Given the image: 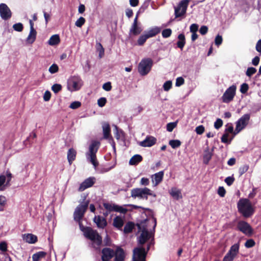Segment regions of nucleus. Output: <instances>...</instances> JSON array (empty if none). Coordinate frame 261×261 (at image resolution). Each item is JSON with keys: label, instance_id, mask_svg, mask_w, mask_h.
Here are the masks:
<instances>
[{"label": "nucleus", "instance_id": "774afa93", "mask_svg": "<svg viewBox=\"0 0 261 261\" xmlns=\"http://www.w3.org/2000/svg\"><path fill=\"white\" fill-rule=\"evenodd\" d=\"M236 257L228 253H227L224 256L222 261H233Z\"/></svg>", "mask_w": 261, "mask_h": 261}, {"label": "nucleus", "instance_id": "a211bd4d", "mask_svg": "<svg viewBox=\"0 0 261 261\" xmlns=\"http://www.w3.org/2000/svg\"><path fill=\"white\" fill-rule=\"evenodd\" d=\"M115 252V261H124L125 257V252L120 246H117Z\"/></svg>", "mask_w": 261, "mask_h": 261}, {"label": "nucleus", "instance_id": "6ab92c4d", "mask_svg": "<svg viewBox=\"0 0 261 261\" xmlns=\"http://www.w3.org/2000/svg\"><path fill=\"white\" fill-rule=\"evenodd\" d=\"M82 80L79 76H73L69 81V83L72 87L74 91H77L81 88L80 84Z\"/></svg>", "mask_w": 261, "mask_h": 261}, {"label": "nucleus", "instance_id": "9d476101", "mask_svg": "<svg viewBox=\"0 0 261 261\" xmlns=\"http://www.w3.org/2000/svg\"><path fill=\"white\" fill-rule=\"evenodd\" d=\"M236 86L234 85L227 88L221 97L222 101L224 103H229L232 100L236 94Z\"/></svg>", "mask_w": 261, "mask_h": 261}, {"label": "nucleus", "instance_id": "4be33fe9", "mask_svg": "<svg viewBox=\"0 0 261 261\" xmlns=\"http://www.w3.org/2000/svg\"><path fill=\"white\" fill-rule=\"evenodd\" d=\"M102 131L103 138L109 140L112 138L111 136V127L108 123H105L102 125Z\"/></svg>", "mask_w": 261, "mask_h": 261}, {"label": "nucleus", "instance_id": "13d9d810", "mask_svg": "<svg viewBox=\"0 0 261 261\" xmlns=\"http://www.w3.org/2000/svg\"><path fill=\"white\" fill-rule=\"evenodd\" d=\"M234 180L235 179L232 175L231 176H229L226 177L224 179V181L227 184V186H230L232 185Z\"/></svg>", "mask_w": 261, "mask_h": 261}, {"label": "nucleus", "instance_id": "4d7b16f0", "mask_svg": "<svg viewBox=\"0 0 261 261\" xmlns=\"http://www.w3.org/2000/svg\"><path fill=\"white\" fill-rule=\"evenodd\" d=\"M59 67L57 64H53L49 68L48 71L51 74H54L58 71Z\"/></svg>", "mask_w": 261, "mask_h": 261}, {"label": "nucleus", "instance_id": "c9c22d12", "mask_svg": "<svg viewBox=\"0 0 261 261\" xmlns=\"http://www.w3.org/2000/svg\"><path fill=\"white\" fill-rule=\"evenodd\" d=\"M142 31V29L138 24H136L135 27L133 28V25H132L129 30V33L132 34L134 36H137L140 34Z\"/></svg>", "mask_w": 261, "mask_h": 261}, {"label": "nucleus", "instance_id": "6e6d98bb", "mask_svg": "<svg viewBox=\"0 0 261 261\" xmlns=\"http://www.w3.org/2000/svg\"><path fill=\"white\" fill-rule=\"evenodd\" d=\"M249 89V85L246 83H243L240 87V91L242 94H245Z\"/></svg>", "mask_w": 261, "mask_h": 261}, {"label": "nucleus", "instance_id": "5701e85b", "mask_svg": "<svg viewBox=\"0 0 261 261\" xmlns=\"http://www.w3.org/2000/svg\"><path fill=\"white\" fill-rule=\"evenodd\" d=\"M213 154L210 152V148L207 147L204 150V154L203 155V163L205 165H208L210 161L212 158Z\"/></svg>", "mask_w": 261, "mask_h": 261}, {"label": "nucleus", "instance_id": "f257e3e1", "mask_svg": "<svg viewBox=\"0 0 261 261\" xmlns=\"http://www.w3.org/2000/svg\"><path fill=\"white\" fill-rule=\"evenodd\" d=\"M237 207L239 213L245 218L251 217L255 211L251 202L247 198H241L237 203Z\"/></svg>", "mask_w": 261, "mask_h": 261}, {"label": "nucleus", "instance_id": "0eeeda50", "mask_svg": "<svg viewBox=\"0 0 261 261\" xmlns=\"http://www.w3.org/2000/svg\"><path fill=\"white\" fill-rule=\"evenodd\" d=\"M153 64V61L151 58L142 59L138 66V72L142 76L147 75L151 70Z\"/></svg>", "mask_w": 261, "mask_h": 261}, {"label": "nucleus", "instance_id": "9b49d317", "mask_svg": "<svg viewBox=\"0 0 261 261\" xmlns=\"http://www.w3.org/2000/svg\"><path fill=\"white\" fill-rule=\"evenodd\" d=\"M237 228L238 230L248 236H251L254 233V230L251 225L245 221H239L238 223Z\"/></svg>", "mask_w": 261, "mask_h": 261}, {"label": "nucleus", "instance_id": "f8f14e48", "mask_svg": "<svg viewBox=\"0 0 261 261\" xmlns=\"http://www.w3.org/2000/svg\"><path fill=\"white\" fill-rule=\"evenodd\" d=\"M103 206L108 211V212H116L124 214L127 211L126 208L115 203L104 202L103 203Z\"/></svg>", "mask_w": 261, "mask_h": 261}, {"label": "nucleus", "instance_id": "49530a36", "mask_svg": "<svg viewBox=\"0 0 261 261\" xmlns=\"http://www.w3.org/2000/svg\"><path fill=\"white\" fill-rule=\"evenodd\" d=\"M256 71L257 70L255 68L253 67H249L247 69L245 73L248 77H251L254 73H256Z\"/></svg>", "mask_w": 261, "mask_h": 261}, {"label": "nucleus", "instance_id": "473e14b6", "mask_svg": "<svg viewBox=\"0 0 261 261\" xmlns=\"http://www.w3.org/2000/svg\"><path fill=\"white\" fill-rule=\"evenodd\" d=\"M47 253L45 251H39L34 253L32 255V261H40V260L43 258H44Z\"/></svg>", "mask_w": 261, "mask_h": 261}, {"label": "nucleus", "instance_id": "680f3d73", "mask_svg": "<svg viewBox=\"0 0 261 261\" xmlns=\"http://www.w3.org/2000/svg\"><path fill=\"white\" fill-rule=\"evenodd\" d=\"M81 102L79 101H74L72 102L69 108L71 109L75 110L81 106Z\"/></svg>", "mask_w": 261, "mask_h": 261}, {"label": "nucleus", "instance_id": "aec40b11", "mask_svg": "<svg viewBox=\"0 0 261 261\" xmlns=\"http://www.w3.org/2000/svg\"><path fill=\"white\" fill-rule=\"evenodd\" d=\"M23 240L29 244H35L38 241L37 237L32 233H27L22 235Z\"/></svg>", "mask_w": 261, "mask_h": 261}, {"label": "nucleus", "instance_id": "dca6fc26", "mask_svg": "<svg viewBox=\"0 0 261 261\" xmlns=\"http://www.w3.org/2000/svg\"><path fill=\"white\" fill-rule=\"evenodd\" d=\"M156 142V139L155 137L148 135L146 137L143 141L139 143V145L144 147H150L154 145Z\"/></svg>", "mask_w": 261, "mask_h": 261}, {"label": "nucleus", "instance_id": "2f4dec72", "mask_svg": "<svg viewBox=\"0 0 261 261\" xmlns=\"http://www.w3.org/2000/svg\"><path fill=\"white\" fill-rule=\"evenodd\" d=\"M239 243H235L230 247L227 253L236 257L239 252Z\"/></svg>", "mask_w": 261, "mask_h": 261}, {"label": "nucleus", "instance_id": "f704fd0d", "mask_svg": "<svg viewBox=\"0 0 261 261\" xmlns=\"http://www.w3.org/2000/svg\"><path fill=\"white\" fill-rule=\"evenodd\" d=\"M116 133L115 137L117 140H119L120 138L121 140L125 143V134L122 129H119L117 126H115Z\"/></svg>", "mask_w": 261, "mask_h": 261}, {"label": "nucleus", "instance_id": "2eb2a0df", "mask_svg": "<svg viewBox=\"0 0 261 261\" xmlns=\"http://www.w3.org/2000/svg\"><path fill=\"white\" fill-rule=\"evenodd\" d=\"M101 260L105 261H110V260L114 257V250L109 247L103 248L101 250Z\"/></svg>", "mask_w": 261, "mask_h": 261}, {"label": "nucleus", "instance_id": "79ce46f5", "mask_svg": "<svg viewBox=\"0 0 261 261\" xmlns=\"http://www.w3.org/2000/svg\"><path fill=\"white\" fill-rule=\"evenodd\" d=\"M145 253L146 252L145 251L144 253L140 252H137L135 254V257L136 258V260L137 261H146L147 254H145Z\"/></svg>", "mask_w": 261, "mask_h": 261}, {"label": "nucleus", "instance_id": "864d4df0", "mask_svg": "<svg viewBox=\"0 0 261 261\" xmlns=\"http://www.w3.org/2000/svg\"><path fill=\"white\" fill-rule=\"evenodd\" d=\"M86 19L82 16H81L75 23V25L78 28H81L85 23Z\"/></svg>", "mask_w": 261, "mask_h": 261}, {"label": "nucleus", "instance_id": "cd10ccee", "mask_svg": "<svg viewBox=\"0 0 261 261\" xmlns=\"http://www.w3.org/2000/svg\"><path fill=\"white\" fill-rule=\"evenodd\" d=\"M124 225L123 220L121 217L116 216L113 220V225L118 230H122V226Z\"/></svg>", "mask_w": 261, "mask_h": 261}, {"label": "nucleus", "instance_id": "338daca9", "mask_svg": "<svg viewBox=\"0 0 261 261\" xmlns=\"http://www.w3.org/2000/svg\"><path fill=\"white\" fill-rule=\"evenodd\" d=\"M223 125V120L220 118H217L216 121L214 122V127L219 129L220 127H222Z\"/></svg>", "mask_w": 261, "mask_h": 261}, {"label": "nucleus", "instance_id": "ea45409f", "mask_svg": "<svg viewBox=\"0 0 261 261\" xmlns=\"http://www.w3.org/2000/svg\"><path fill=\"white\" fill-rule=\"evenodd\" d=\"M96 50L99 53V57L101 58L105 54V49L102 44L100 42H96Z\"/></svg>", "mask_w": 261, "mask_h": 261}, {"label": "nucleus", "instance_id": "393cba45", "mask_svg": "<svg viewBox=\"0 0 261 261\" xmlns=\"http://www.w3.org/2000/svg\"><path fill=\"white\" fill-rule=\"evenodd\" d=\"M236 135L234 134L230 136L229 134L226 132L224 133L221 137V141L222 143L227 145L230 144Z\"/></svg>", "mask_w": 261, "mask_h": 261}, {"label": "nucleus", "instance_id": "8fccbe9b", "mask_svg": "<svg viewBox=\"0 0 261 261\" xmlns=\"http://www.w3.org/2000/svg\"><path fill=\"white\" fill-rule=\"evenodd\" d=\"M171 34L172 30L169 28L164 29L162 32V36L164 38H167L169 37L171 35Z\"/></svg>", "mask_w": 261, "mask_h": 261}, {"label": "nucleus", "instance_id": "f3484780", "mask_svg": "<svg viewBox=\"0 0 261 261\" xmlns=\"http://www.w3.org/2000/svg\"><path fill=\"white\" fill-rule=\"evenodd\" d=\"M93 222L96 224L98 228L103 229L108 225L106 218L100 215L95 216L93 218Z\"/></svg>", "mask_w": 261, "mask_h": 261}, {"label": "nucleus", "instance_id": "1a4fd4ad", "mask_svg": "<svg viewBox=\"0 0 261 261\" xmlns=\"http://www.w3.org/2000/svg\"><path fill=\"white\" fill-rule=\"evenodd\" d=\"M250 119V114L247 113L241 117L236 122L234 135H236L248 125Z\"/></svg>", "mask_w": 261, "mask_h": 261}, {"label": "nucleus", "instance_id": "7ed1b4c3", "mask_svg": "<svg viewBox=\"0 0 261 261\" xmlns=\"http://www.w3.org/2000/svg\"><path fill=\"white\" fill-rule=\"evenodd\" d=\"M148 219L147 218L137 221L136 225L138 228V231H142L140 236L138 238V243L139 245H144L151 237L146 225V223Z\"/></svg>", "mask_w": 261, "mask_h": 261}, {"label": "nucleus", "instance_id": "c756f323", "mask_svg": "<svg viewBox=\"0 0 261 261\" xmlns=\"http://www.w3.org/2000/svg\"><path fill=\"white\" fill-rule=\"evenodd\" d=\"M60 42L59 35L55 34L52 35L48 41V44L51 46H55L58 44Z\"/></svg>", "mask_w": 261, "mask_h": 261}, {"label": "nucleus", "instance_id": "a19ab883", "mask_svg": "<svg viewBox=\"0 0 261 261\" xmlns=\"http://www.w3.org/2000/svg\"><path fill=\"white\" fill-rule=\"evenodd\" d=\"M149 38L147 36V35L144 33V34H142L139 37L138 40H137V44L139 46H142L144 45V44L145 43L147 39H148Z\"/></svg>", "mask_w": 261, "mask_h": 261}, {"label": "nucleus", "instance_id": "412c9836", "mask_svg": "<svg viewBox=\"0 0 261 261\" xmlns=\"http://www.w3.org/2000/svg\"><path fill=\"white\" fill-rule=\"evenodd\" d=\"M161 29L159 27H154L150 28L148 30L144 31V33L147 35L149 38L155 36L157 34L160 33Z\"/></svg>", "mask_w": 261, "mask_h": 261}, {"label": "nucleus", "instance_id": "423d86ee", "mask_svg": "<svg viewBox=\"0 0 261 261\" xmlns=\"http://www.w3.org/2000/svg\"><path fill=\"white\" fill-rule=\"evenodd\" d=\"M89 203V201L87 200L83 204H80L75 208L73 213L74 220L77 222L79 225L83 224L82 220L83 219L85 213L86 212Z\"/></svg>", "mask_w": 261, "mask_h": 261}, {"label": "nucleus", "instance_id": "6e6552de", "mask_svg": "<svg viewBox=\"0 0 261 261\" xmlns=\"http://www.w3.org/2000/svg\"><path fill=\"white\" fill-rule=\"evenodd\" d=\"M148 194H150V189L144 188H137L131 190V197L133 198L147 200Z\"/></svg>", "mask_w": 261, "mask_h": 261}, {"label": "nucleus", "instance_id": "20e7f679", "mask_svg": "<svg viewBox=\"0 0 261 261\" xmlns=\"http://www.w3.org/2000/svg\"><path fill=\"white\" fill-rule=\"evenodd\" d=\"M100 142L97 140H92L89 147L88 152L86 153L87 160L90 162L94 168L98 165V162L96 160V152L100 146Z\"/></svg>", "mask_w": 261, "mask_h": 261}, {"label": "nucleus", "instance_id": "bf43d9fd", "mask_svg": "<svg viewBox=\"0 0 261 261\" xmlns=\"http://www.w3.org/2000/svg\"><path fill=\"white\" fill-rule=\"evenodd\" d=\"M53 91L57 94L62 90V86L59 84H55L51 87Z\"/></svg>", "mask_w": 261, "mask_h": 261}, {"label": "nucleus", "instance_id": "e2e57ef3", "mask_svg": "<svg viewBox=\"0 0 261 261\" xmlns=\"http://www.w3.org/2000/svg\"><path fill=\"white\" fill-rule=\"evenodd\" d=\"M249 169V166L248 165H244L241 166L239 169V173L240 176H242L243 174L247 171Z\"/></svg>", "mask_w": 261, "mask_h": 261}, {"label": "nucleus", "instance_id": "72a5a7b5", "mask_svg": "<svg viewBox=\"0 0 261 261\" xmlns=\"http://www.w3.org/2000/svg\"><path fill=\"white\" fill-rule=\"evenodd\" d=\"M135 223L133 222L129 221L125 225L123 229V232L125 234H128L133 231L135 227Z\"/></svg>", "mask_w": 261, "mask_h": 261}, {"label": "nucleus", "instance_id": "603ef678", "mask_svg": "<svg viewBox=\"0 0 261 261\" xmlns=\"http://www.w3.org/2000/svg\"><path fill=\"white\" fill-rule=\"evenodd\" d=\"M225 132L228 133L229 134H231L232 135L234 133V130L233 129V126L232 123H227L225 125Z\"/></svg>", "mask_w": 261, "mask_h": 261}, {"label": "nucleus", "instance_id": "b1692460", "mask_svg": "<svg viewBox=\"0 0 261 261\" xmlns=\"http://www.w3.org/2000/svg\"><path fill=\"white\" fill-rule=\"evenodd\" d=\"M153 244L154 242L153 241H151L149 244H147L146 248H144L143 246L136 247L133 250V253L134 254H136L137 252H140L144 253L145 251L146 252L145 254L147 255L148 252L150 250V246Z\"/></svg>", "mask_w": 261, "mask_h": 261}, {"label": "nucleus", "instance_id": "de8ad7c7", "mask_svg": "<svg viewBox=\"0 0 261 261\" xmlns=\"http://www.w3.org/2000/svg\"><path fill=\"white\" fill-rule=\"evenodd\" d=\"M12 28L15 31L20 32H22L23 29V25L21 22H18L14 24Z\"/></svg>", "mask_w": 261, "mask_h": 261}, {"label": "nucleus", "instance_id": "0e129e2a", "mask_svg": "<svg viewBox=\"0 0 261 261\" xmlns=\"http://www.w3.org/2000/svg\"><path fill=\"white\" fill-rule=\"evenodd\" d=\"M223 41V38L222 36L221 35H220L219 34H218L215 38V44L217 46H219L220 45Z\"/></svg>", "mask_w": 261, "mask_h": 261}, {"label": "nucleus", "instance_id": "3c124183", "mask_svg": "<svg viewBox=\"0 0 261 261\" xmlns=\"http://www.w3.org/2000/svg\"><path fill=\"white\" fill-rule=\"evenodd\" d=\"M186 13H182V9L178 6L175 7L174 14L176 18H178L184 15Z\"/></svg>", "mask_w": 261, "mask_h": 261}, {"label": "nucleus", "instance_id": "69168bd1", "mask_svg": "<svg viewBox=\"0 0 261 261\" xmlns=\"http://www.w3.org/2000/svg\"><path fill=\"white\" fill-rule=\"evenodd\" d=\"M107 102V98L104 97L99 98L97 100V105L99 107H103Z\"/></svg>", "mask_w": 261, "mask_h": 261}, {"label": "nucleus", "instance_id": "09e8293b", "mask_svg": "<svg viewBox=\"0 0 261 261\" xmlns=\"http://www.w3.org/2000/svg\"><path fill=\"white\" fill-rule=\"evenodd\" d=\"M6 176L2 174L0 175V191H3L5 190L4 184L6 182Z\"/></svg>", "mask_w": 261, "mask_h": 261}, {"label": "nucleus", "instance_id": "39448f33", "mask_svg": "<svg viewBox=\"0 0 261 261\" xmlns=\"http://www.w3.org/2000/svg\"><path fill=\"white\" fill-rule=\"evenodd\" d=\"M127 206L130 207L131 210L134 209H140V213L141 214V217L142 218V220H144V219H148V221L149 220L148 218H151L152 219L153 222L154 223V225L153 226V229L154 230L155 227L156 226V219L154 217V213L153 211L149 208H145L141 206H138L134 204H127ZM139 219H138L139 220Z\"/></svg>", "mask_w": 261, "mask_h": 261}, {"label": "nucleus", "instance_id": "4c0bfd02", "mask_svg": "<svg viewBox=\"0 0 261 261\" xmlns=\"http://www.w3.org/2000/svg\"><path fill=\"white\" fill-rule=\"evenodd\" d=\"M164 172V171H161L154 174V180L155 182V185L156 186L159 184L163 179Z\"/></svg>", "mask_w": 261, "mask_h": 261}, {"label": "nucleus", "instance_id": "c85d7f7f", "mask_svg": "<svg viewBox=\"0 0 261 261\" xmlns=\"http://www.w3.org/2000/svg\"><path fill=\"white\" fill-rule=\"evenodd\" d=\"M143 160L142 156L139 154L133 155L129 161L130 165H137Z\"/></svg>", "mask_w": 261, "mask_h": 261}, {"label": "nucleus", "instance_id": "052dcab7", "mask_svg": "<svg viewBox=\"0 0 261 261\" xmlns=\"http://www.w3.org/2000/svg\"><path fill=\"white\" fill-rule=\"evenodd\" d=\"M172 83L171 81H167L163 84V88L165 91H169L172 87Z\"/></svg>", "mask_w": 261, "mask_h": 261}, {"label": "nucleus", "instance_id": "a878e982", "mask_svg": "<svg viewBox=\"0 0 261 261\" xmlns=\"http://www.w3.org/2000/svg\"><path fill=\"white\" fill-rule=\"evenodd\" d=\"M37 36V31L36 30H30L29 34L25 40L27 44H32L36 40Z\"/></svg>", "mask_w": 261, "mask_h": 261}, {"label": "nucleus", "instance_id": "f03ea898", "mask_svg": "<svg viewBox=\"0 0 261 261\" xmlns=\"http://www.w3.org/2000/svg\"><path fill=\"white\" fill-rule=\"evenodd\" d=\"M80 229L83 232V234L86 238L91 240L93 243H95L98 246L102 244V237L96 230H94L89 226H84L83 224H80Z\"/></svg>", "mask_w": 261, "mask_h": 261}, {"label": "nucleus", "instance_id": "ddd939ff", "mask_svg": "<svg viewBox=\"0 0 261 261\" xmlns=\"http://www.w3.org/2000/svg\"><path fill=\"white\" fill-rule=\"evenodd\" d=\"M0 16L4 20L9 19L12 16V12L10 9L5 3L0 4Z\"/></svg>", "mask_w": 261, "mask_h": 261}, {"label": "nucleus", "instance_id": "37998d69", "mask_svg": "<svg viewBox=\"0 0 261 261\" xmlns=\"http://www.w3.org/2000/svg\"><path fill=\"white\" fill-rule=\"evenodd\" d=\"M169 144L172 147V148L175 149L180 146L181 142L180 140L177 139H173L169 141Z\"/></svg>", "mask_w": 261, "mask_h": 261}, {"label": "nucleus", "instance_id": "e433bc0d", "mask_svg": "<svg viewBox=\"0 0 261 261\" xmlns=\"http://www.w3.org/2000/svg\"><path fill=\"white\" fill-rule=\"evenodd\" d=\"M169 193L171 196L177 200L181 197L180 190L175 188H172Z\"/></svg>", "mask_w": 261, "mask_h": 261}, {"label": "nucleus", "instance_id": "4468645a", "mask_svg": "<svg viewBox=\"0 0 261 261\" xmlns=\"http://www.w3.org/2000/svg\"><path fill=\"white\" fill-rule=\"evenodd\" d=\"M95 181L96 178L93 176L86 178L80 184L78 191L80 192L84 191L86 189L92 187Z\"/></svg>", "mask_w": 261, "mask_h": 261}, {"label": "nucleus", "instance_id": "7c9ffc66", "mask_svg": "<svg viewBox=\"0 0 261 261\" xmlns=\"http://www.w3.org/2000/svg\"><path fill=\"white\" fill-rule=\"evenodd\" d=\"M76 154V152L73 148H71L68 150L67 152V160L70 165H71L75 159Z\"/></svg>", "mask_w": 261, "mask_h": 261}, {"label": "nucleus", "instance_id": "a18cd8bd", "mask_svg": "<svg viewBox=\"0 0 261 261\" xmlns=\"http://www.w3.org/2000/svg\"><path fill=\"white\" fill-rule=\"evenodd\" d=\"M261 110V103H252L251 105V111L253 113H256Z\"/></svg>", "mask_w": 261, "mask_h": 261}, {"label": "nucleus", "instance_id": "58836bf2", "mask_svg": "<svg viewBox=\"0 0 261 261\" xmlns=\"http://www.w3.org/2000/svg\"><path fill=\"white\" fill-rule=\"evenodd\" d=\"M189 0H182L181 1L177 6L182 9V13H186L188 6Z\"/></svg>", "mask_w": 261, "mask_h": 261}, {"label": "nucleus", "instance_id": "5fc2aeb1", "mask_svg": "<svg viewBox=\"0 0 261 261\" xmlns=\"http://www.w3.org/2000/svg\"><path fill=\"white\" fill-rule=\"evenodd\" d=\"M255 245V242L254 241V240L250 239L247 240L245 243V246L247 248H250L254 246Z\"/></svg>", "mask_w": 261, "mask_h": 261}, {"label": "nucleus", "instance_id": "c03bdc74", "mask_svg": "<svg viewBox=\"0 0 261 261\" xmlns=\"http://www.w3.org/2000/svg\"><path fill=\"white\" fill-rule=\"evenodd\" d=\"M178 123V120L174 122L168 123L166 125V129L169 132L173 131V129L176 127Z\"/></svg>", "mask_w": 261, "mask_h": 261}, {"label": "nucleus", "instance_id": "bb28decb", "mask_svg": "<svg viewBox=\"0 0 261 261\" xmlns=\"http://www.w3.org/2000/svg\"><path fill=\"white\" fill-rule=\"evenodd\" d=\"M177 39L178 40L176 42L177 47L182 50L186 44L185 34L183 33L179 34L177 36Z\"/></svg>", "mask_w": 261, "mask_h": 261}]
</instances>
